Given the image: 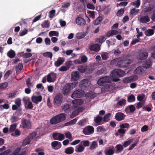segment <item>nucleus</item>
<instances>
[{
  "label": "nucleus",
  "instance_id": "f257e3e1",
  "mask_svg": "<svg viewBox=\"0 0 155 155\" xmlns=\"http://www.w3.org/2000/svg\"><path fill=\"white\" fill-rule=\"evenodd\" d=\"M66 118V114L62 113L50 119V123L52 125L56 124L64 120Z\"/></svg>",
  "mask_w": 155,
  "mask_h": 155
},
{
  "label": "nucleus",
  "instance_id": "f03ea898",
  "mask_svg": "<svg viewBox=\"0 0 155 155\" xmlns=\"http://www.w3.org/2000/svg\"><path fill=\"white\" fill-rule=\"evenodd\" d=\"M132 62V61L130 59L124 58L121 60V59L120 58L118 67L122 68H127L129 66Z\"/></svg>",
  "mask_w": 155,
  "mask_h": 155
},
{
  "label": "nucleus",
  "instance_id": "7ed1b4c3",
  "mask_svg": "<svg viewBox=\"0 0 155 155\" xmlns=\"http://www.w3.org/2000/svg\"><path fill=\"white\" fill-rule=\"evenodd\" d=\"M37 135L36 132H33L30 134L23 141L22 145L23 146H25L27 144L30 143V142L32 139L35 138Z\"/></svg>",
  "mask_w": 155,
  "mask_h": 155
},
{
  "label": "nucleus",
  "instance_id": "20e7f679",
  "mask_svg": "<svg viewBox=\"0 0 155 155\" xmlns=\"http://www.w3.org/2000/svg\"><path fill=\"white\" fill-rule=\"evenodd\" d=\"M111 74L112 77H121L125 75V72L121 69H117L113 70L111 72Z\"/></svg>",
  "mask_w": 155,
  "mask_h": 155
},
{
  "label": "nucleus",
  "instance_id": "39448f33",
  "mask_svg": "<svg viewBox=\"0 0 155 155\" xmlns=\"http://www.w3.org/2000/svg\"><path fill=\"white\" fill-rule=\"evenodd\" d=\"M63 101V96L60 93L56 95L54 98V105L56 106L61 105Z\"/></svg>",
  "mask_w": 155,
  "mask_h": 155
},
{
  "label": "nucleus",
  "instance_id": "423d86ee",
  "mask_svg": "<svg viewBox=\"0 0 155 155\" xmlns=\"http://www.w3.org/2000/svg\"><path fill=\"white\" fill-rule=\"evenodd\" d=\"M84 91L82 89H78L74 91L71 95V97L74 99L80 98L83 97L84 95Z\"/></svg>",
  "mask_w": 155,
  "mask_h": 155
},
{
  "label": "nucleus",
  "instance_id": "0eeeda50",
  "mask_svg": "<svg viewBox=\"0 0 155 155\" xmlns=\"http://www.w3.org/2000/svg\"><path fill=\"white\" fill-rule=\"evenodd\" d=\"M82 132L85 135H91L94 133V128L92 126H88L83 129Z\"/></svg>",
  "mask_w": 155,
  "mask_h": 155
},
{
  "label": "nucleus",
  "instance_id": "6e6552de",
  "mask_svg": "<svg viewBox=\"0 0 155 155\" xmlns=\"http://www.w3.org/2000/svg\"><path fill=\"white\" fill-rule=\"evenodd\" d=\"M21 126L24 128L29 129L31 128V124L29 120L22 118L21 121Z\"/></svg>",
  "mask_w": 155,
  "mask_h": 155
},
{
  "label": "nucleus",
  "instance_id": "1a4fd4ad",
  "mask_svg": "<svg viewBox=\"0 0 155 155\" xmlns=\"http://www.w3.org/2000/svg\"><path fill=\"white\" fill-rule=\"evenodd\" d=\"M89 81L87 79H85L81 80L79 83V87L81 88L84 89L89 86Z\"/></svg>",
  "mask_w": 155,
  "mask_h": 155
},
{
  "label": "nucleus",
  "instance_id": "9d476101",
  "mask_svg": "<svg viewBox=\"0 0 155 155\" xmlns=\"http://www.w3.org/2000/svg\"><path fill=\"white\" fill-rule=\"evenodd\" d=\"M126 115L124 113L119 112L116 113L115 118L117 121H119L124 120L126 117Z\"/></svg>",
  "mask_w": 155,
  "mask_h": 155
},
{
  "label": "nucleus",
  "instance_id": "9b49d317",
  "mask_svg": "<svg viewBox=\"0 0 155 155\" xmlns=\"http://www.w3.org/2000/svg\"><path fill=\"white\" fill-rule=\"evenodd\" d=\"M71 86L69 84H66L63 88L62 92L64 95L69 93L71 90Z\"/></svg>",
  "mask_w": 155,
  "mask_h": 155
},
{
  "label": "nucleus",
  "instance_id": "f8f14e48",
  "mask_svg": "<svg viewBox=\"0 0 155 155\" xmlns=\"http://www.w3.org/2000/svg\"><path fill=\"white\" fill-rule=\"evenodd\" d=\"M89 49L95 52H98L100 49V46L98 44H93L89 46Z\"/></svg>",
  "mask_w": 155,
  "mask_h": 155
},
{
  "label": "nucleus",
  "instance_id": "ddd939ff",
  "mask_svg": "<svg viewBox=\"0 0 155 155\" xmlns=\"http://www.w3.org/2000/svg\"><path fill=\"white\" fill-rule=\"evenodd\" d=\"M79 73L77 71H74L71 74V80L72 81H76L79 79Z\"/></svg>",
  "mask_w": 155,
  "mask_h": 155
},
{
  "label": "nucleus",
  "instance_id": "4468645a",
  "mask_svg": "<svg viewBox=\"0 0 155 155\" xmlns=\"http://www.w3.org/2000/svg\"><path fill=\"white\" fill-rule=\"evenodd\" d=\"M42 99V97L41 95L38 96H33L31 97L32 101L36 104L41 102Z\"/></svg>",
  "mask_w": 155,
  "mask_h": 155
},
{
  "label": "nucleus",
  "instance_id": "2eb2a0df",
  "mask_svg": "<svg viewBox=\"0 0 155 155\" xmlns=\"http://www.w3.org/2000/svg\"><path fill=\"white\" fill-rule=\"evenodd\" d=\"M75 21L76 24L79 25H85L86 21L85 20L81 17H78L76 18Z\"/></svg>",
  "mask_w": 155,
  "mask_h": 155
},
{
  "label": "nucleus",
  "instance_id": "dca6fc26",
  "mask_svg": "<svg viewBox=\"0 0 155 155\" xmlns=\"http://www.w3.org/2000/svg\"><path fill=\"white\" fill-rule=\"evenodd\" d=\"M73 104V107H77L78 106L81 105L83 103V101L81 99H75L72 102Z\"/></svg>",
  "mask_w": 155,
  "mask_h": 155
},
{
  "label": "nucleus",
  "instance_id": "f3484780",
  "mask_svg": "<svg viewBox=\"0 0 155 155\" xmlns=\"http://www.w3.org/2000/svg\"><path fill=\"white\" fill-rule=\"evenodd\" d=\"M139 21L142 23H146L150 21V18L148 15H146L141 17Z\"/></svg>",
  "mask_w": 155,
  "mask_h": 155
},
{
  "label": "nucleus",
  "instance_id": "a211bd4d",
  "mask_svg": "<svg viewBox=\"0 0 155 155\" xmlns=\"http://www.w3.org/2000/svg\"><path fill=\"white\" fill-rule=\"evenodd\" d=\"M148 56V53L146 52H141L137 56L138 59L143 60L147 58Z\"/></svg>",
  "mask_w": 155,
  "mask_h": 155
},
{
  "label": "nucleus",
  "instance_id": "6ab92c4d",
  "mask_svg": "<svg viewBox=\"0 0 155 155\" xmlns=\"http://www.w3.org/2000/svg\"><path fill=\"white\" fill-rule=\"evenodd\" d=\"M109 149L105 152L106 155H113L114 153L115 148L113 146H110L108 147Z\"/></svg>",
  "mask_w": 155,
  "mask_h": 155
},
{
  "label": "nucleus",
  "instance_id": "aec40b11",
  "mask_svg": "<svg viewBox=\"0 0 155 155\" xmlns=\"http://www.w3.org/2000/svg\"><path fill=\"white\" fill-rule=\"evenodd\" d=\"M51 145L55 150H58L60 148L61 146V143L57 141H54L51 143Z\"/></svg>",
  "mask_w": 155,
  "mask_h": 155
},
{
  "label": "nucleus",
  "instance_id": "412c9836",
  "mask_svg": "<svg viewBox=\"0 0 155 155\" xmlns=\"http://www.w3.org/2000/svg\"><path fill=\"white\" fill-rule=\"evenodd\" d=\"M65 61L64 58H59L57 61L54 63V65L56 67H58L62 64Z\"/></svg>",
  "mask_w": 155,
  "mask_h": 155
},
{
  "label": "nucleus",
  "instance_id": "4be33fe9",
  "mask_svg": "<svg viewBox=\"0 0 155 155\" xmlns=\"http://www.w3.org/2000/svg\"><path fill=\"white\" fill-rule=\"evenodd\" d=\"M144 68L143 66H141L137 67L134 71V74H140L143 71Z\"/></svg>",
  "mask_w": 155,
  "mask_h": 155
},
{
  "label": "nucleus",
  "instance_id": "5701e85b",
  "mask_svg": "<svg viewBox=\"0 0 155 155\" xmlns=\"http://www.w3.org/2000/svg\"><path fill=\"white\" fill-rule=\"evenodd\" d=\"M145 64V65L143 66L144 68L147 69L150 68L152 65L151 59L150 58H148L146 61Z\"/></svg>",
  "mask_w": 155,
  "mask_h": 155
},
{
  "label": "nucleus",
  "instance_id": "b1692460",
  "mask_svg": "<svg viewBox=\"0 0 155 155\" xmlns=\"http://www.w3.org/2000/svg\"><path fill=\"white\" fill-rule=\"evenodd\" d=\"M133 80V77L130 76L124 78L122 82L124 84H128L132 82Z\"/></svg>",
  "mask_w": 155,
  "mask_h": 155
},
{
  "label": "nucleus",
  "instance_id": "393cba45",
  "mask_svg": "<svg viewBox=\"0 0 155 155\" xmlns=\"http://www.w3.org/2000/svg\"><path fill=\"white\" fill-rule=\"evenodd\" d=\"M102 120V117L99 115H97L95 117L94 121L97 125H100L101 122Z\"/></svg>",
  "mask_w": 155,
  "mask_h": 155
},
{
  "label": "nucleus",
  "instance_id": "a878e982",
  "mask_svg": "<svg viewBox=\"0 0 155 155\" xmlns=\"http://www.w3.org/2000/svg\"><path fill=\"white\" fill-rule=\"evenodd\" d=\"M75 151L78 152H83L84 149V147L82 145L79 144L75 147Z\"/></svg>",
  "mask_w": 155,
  "mask_h": 155
},
{
  "label": "nucleus",
  "instance_id": "bb28decb",
  "mask_svg": "<svg viewBox=\"0 0 155 155\" xmlns=\"http://www.w3.org/2000/svg\"><path fill=\"white\" fill-rule=\"evenodd\" d=\"M74 152V148L72 147H69L66 148L64 150V153L67 154H71Z\"/></svg>",
  "mask_w": 155,
  "mask_h": 155
},
{
  "label": "nucleus",
  "instance_id": "cd10ccee",
  "mask_svg": "<svg viewBox=\"0 0 155 155\" xmlns=\"http://www.w3.org/2000/svg\"><path fill=\"white\" fill-rule=\"evenodd\" d=\"M87 69V66L85 65H80L78 66V71L82 73L85 72Z\"/></svg>",
  "mask_w": 155,
  "mask_h": 155
},
{
  "label": "nucleus",
  "instance_id": "c85d7f7f",
  "mask_svg": "<svg viewBox=\"0 0 155 155\" xmlns=\"http://www.w3.org/2000/svg\"><path fill=\"white\" fill-rule=\"evenodd\" d=\"M102 78L105 84L108 83H110L112 81V78L111 77L105 76Z\"/></svg>",
  "mask_w": 155,
  "mask_h": 155
},
{
  "label": "nucleus",
  "instance_id": "c756f323",
  "mask_svg": "<svg viewBox=\"0 0 155 155\" xmlns=\"http://www.w3.org/2000/svg\"><path fill=\"white\" fill-rule=\"evenodd\" d=\"M21 149L20 148L16 149L15 151L13 152L12 155H25L26 153L25 151H22V152L19 153V152L20 151Z\"/></svg>",
  "mask_w": 155,
  "mask_h": 155
},
{
  "label": "nucleus",
  "instance_id": "7c9ffc66",
  "mask_svg": "<svg viewBox=\"0 0 155 155\" xmlns=\"http://www.w3.org/2000/svg\"><path fill=\"white\" fill-rule=\"evenodd\" d=\"M120 58H117L113 60L110 61V64L112 65H115L118 67L120 61Z\"/></svg>",
  "mask_w": 155,
  "mask_h": 155
},
{
  "label": "nucleus",
  "instance_id": "2f4dec72",
  "mask_svg": "<svg viewBox=\"0 0 155 155\" xmlns=\"http://www.w3.org/2000/svg\"><path fill=\"white\" fill-rule=\"evenodd\" d=\"M85 96L87 99L90 98L91 99L94 98L96 96L95 94L91 91L85 94Z\"/></svg>",
  "mask_w": 155,
  "mask_h": 155
},
{
  "label": "nucleus",
  "instance_id": "473e14b6",
  "mask_svg": "<svg viewBox=\"0 0 155 155\" xmlns=\"http://www.w3.org/2000/svg\"><path fill=\"white\" fill-rule=\"evenodd\" d=\"M154 33V31L153 29H148L145 32V35L147 36H150L153 35Z\"/></svg>",
  "mask_w": 155,
  "mask_h": 155
},
{
  "label": "nucleus",
  "instance_id": "72a5a7b5",
  "mask_svg": "<svg viewBox=\"0 0 155 155\" xmlns=\"http://www.w3.org/2000/svg\"><path fill=\"white\" fill-rule=\"evenodd\" d=\"M103 20V18L101 16H99L93 21V24L95 25L99 24Z\"/></svg>",
  "mask_w": 155,
  "mask_h": 155
},
{
  "label": "nucleus",
  "instance_id": "f704fd0d",
  "mask_svg": "<svg viewBox=\"0 0 155 155\" xmlns=\"http://www.w3.org/2000/svg\"><path fill=\"white\" fill-rule=\"evenodd\" d=\"M7 55L10 58H14L15 55V53L14 51L11 50L7 53Z\"/></svg>",
  "mask_w": 155,
  "mask_h": 155
},
{
  "label": "nucleus",
  "instance_id": "c9c22d12",
  "mask_svg": "<svg viewBox=\"0 0 155 155\" xmlns=\"http://www.w3.org/2000/svg\"><path fill=\"white\" fill-rule=\"evenodd\" d=\"M23 68V64L21 63H19L18 65L16 66L15 68V70L16 72H19Z\"/></svg>",
  "mask_w": 155,
  "mask_h": 155
},
{
  "label": "nucleus",
  "instance_id": "e433bc0d",
  "mask_svg": "<svg viewBox=\"0 0 155 155\" xmlns=\"http://www.w3.org/2000/svg\"><path fill=\"white\" fill-rule=\"evenodd\" d=\"M135 98L134 96L132 94L128 96L127 101L128 102H132L135 101Z\"/></svg>",
  "mask_w": 155,
  "mask_h": 155
},
{
  "label": "nucleus",
  "instance_id": "4c0bfd02",
  "mask_svg": "<svg viewBox=\"0 0 155 155\" xmlns=\"http://www.w3.org/2000/svg\"><path fill=\"white\" fill-rule=\"evenodd\" d=\"M145 97V95L143 94H138L137 97V100L140 102L145 101H143V99Z\"/></svg>",
  "mask_w": 155,
  "mask_h": 155
},
{
  "label": "nucleus",
  "instance_id": "58836bf2",
  "mask_svg": "<svg viewBox=\"0 0 155 155\" xmlns=\"http://www.w3.org/2000/svg\"><path fill=\"white\" fill-rule=\"evenodd\" d=\"M110 113H108L105 114L104 117L103 121L105 122H108L110 120Z\"/></svg>",
  "mask_w": 155,
  "mask_h": 155
},
{
  "label": "nucleus",
  "instance_id": "ea45409f",
  "mask_svg": "<svg viewBox=\"0 0 155 155\" xmlns=\"http://www.w3.org/2000/svg\"><path fill=\"white\" fill-rule=\"evenodd\" d=\"M105 37L104 36H101L99 38H97L96 39V41L99 43H102L105 41Z\"/></svg>",
  "mask_w": 155,
  "mask_h": 155
},
{
  "label": "nucleus",
  "instance_id": "a19ab883",
  "mask_svg": "<svg viewBox=\"0 0 155 155\" xmlns=\"http://www.w3.org/2000/svg\"><path fill=\"white\" fill-rule=\"evenodd\" d=\"M101 56L103 60H106L108 57L109 54L106 52H103L101 54Z\"/></svg>",
  "mask_w": 155,
  "mask_h": 155
},
{
  "label": "nucleus",
  "instance_id": "79ce46f5",
  "mask_svg": "<svg viewBox=\"0 0 155 155\" xmlns=\"http://www.w3.org/2000/svg\"><path fill=\"white\" fill-rule=\"evenodd\" d=\"M85 35V34L84 32H81L77 33L76 34V37L77 39H80L83 38Z\"/></svg>",
  "mask_w": 155,
  "mask_h": 155
},
{
  "label": "nucleus",
  "instance_id": "37998d69",
  "mask_svg": "<svg viewBox=\"0 0 155 155\" xmlns=\"http://www.w3.org/2000/svg\"><path fill=\"white\" fill-rule=\"evenodd\" d=\"M110 90V85H107L102 87L101 88V91L102 92H108Z\"/></svg>",
  "mask_w": 155,
  "mask_h": 155
},
{
  "label": "nucleus",
  "instance_id": "c03bdc74",
  "mask_svg": "<svg viewBox=\"0 0 155 155\" xmlns=\"http://www.w3.org/2000/svg\"><path fill=\"white\" fill-rule=\"evenodd\" d=\"M49 35L50 36H56L58 37L59 34L58 32L57 31H51L49 32Z\"/></svg>",
  "mask_w": 155,
  "mask_h": 155
},
{
  "label": "nucleus",
  "instance_id": "a18cd8bd",
  "mask_svg": "<svg viewBox=\"0 0 155 155\" xmlns=\"http://www.w3.org/2000/svg\"><path fill=\"white\" fill-rule=\"evenodd\" d=\"M106 72V68L104 67L101 68V69L97 71V74L98 75L105 73Z\"/></svg>",
  "mask_w": 155,
  "mask_h": 155
},
{
  "label": "nucleus",
  "instance_id": "49530a36",
  "mask_svg": "<svg viewBox=\"0 0 155 155\" xmlns=\"http://www.w3.org/2000/svg\"><path fill=\"white\" fill-rule=\"evenodd\" d=\"M43 28H49L50 27V23L48 21H45L41 25Z\"/></svg>",
  "mask_w": 155,
  "mask_h": 155
},
{
  "label": "nucleus",
  "instance_id": "de8ad7c7",
  "mask_svg": "<svg viewBox=\"0 0 155 155\" xmlns=\"http://www.w3.org/2000/svg\"><path fill=\"white\" fill-rule=\"evenodd\" d=\"M126 103V101L124 99H123L122 100H120L117 103V104L119 106H124Z\"/></svg>",
  "mask_w": 155,
  "mask_h": 155
},
{
  "label": "nucleus",
  "instance_id": "09e8293b",
  "mask_svg": "<svg viewBox=\"0 0 155 155\" xmlns=\"http://www.w3.org/2000/svg\"><path fill=\"white\" fill-rule=\"evenodd\" d=\"M16 127L17 125L15 124H14L11 125L10 126L9 129V132L10 133L13 132L15 130V129L16 128Z\"/></svg>",
  "mask_w": 155,
  "mask_h": 155
},
{
  "label": "nucleus",
  "instance_id": "8fccbe9b",
  "mask_svg": "<svg viewBox=\"0 0 155 155\" xmlns=\"http://www.w3.org/2000/svg\"><path fill=\"white\" fill-rule=\"evenodd\" d=\"M116 148L117 151L120 152H121L124 149L122 146L120 144H117L116 146Z\"/></svg>",
  "mask_w": 155,
  "mask_h": 155
},
{
  "label": "nucleus",
  "instance_id": "3c124183",
  "mask_svg": "<svg viewBox=\"0 0 155 155\" xmlns=\"http://www.w3.org/2000/svg\"><path fill=\"white\" fill-rule=\"evenodd\" d=\"M97 147V144L96 142L94 141L92 142L91 145L90 146V149L91 150L94 149Z\"/></svg>",
  "mask_w": 155,
  "mask_h": 155
},
{
  "label": "nucleus",
  "instance_id": "603ef678",
  "mask_svg": "<svg viewBox=\"0 0 155 155\" xmlns=\"http://www.w3.org/2000/svg\"><path fill=\"white\" fill-rule=\"evenodd\" d=\"M130 126L129 124L126 123L120 125V127L121 128H127L128 129L130 127Z\"/></svg>",
  "mask_w": 155,
  "mask_h": 155
},
{
  "label": "nucleus",
  "instance_id": "864d4df0",
  "mask_svg": "<svg viewBox=\"0 0 155 155\" xmlns=\"http://www.w3.org/2000/svg\"><path fill=\"white\" fill-rule=\"evenodd\" d=\"M43 55L46 57L51 58L52 57V54L50 52H45L43 54Z\"/></svg>",
  "mask_w": 155,
  "mask_h": 155
},
{
  "label": "nucleus",
  "instance_id": "5fc2aeb1",
  "mask_svg": "<svg viewBox=\"0 0 155 155\" xmlns=\"http://www.w3.org/2000/svg\"><path fill=\"white\" fill-rule=\"evenodd\" d=\"M133 141L132 139H130L127 141H125L124 144L123 146L124 147H126L129 145L131 143V142Z\"/></svg>",
  "mask_w": 155,
  "mask_h": 155
},
{
  "label": "nucleus",
  "instance_id": "6e6d98bb",
  "mask_svg": "<svg viewBox=\"0 0 155 155\" xmlns=\"http://www.w3.org/2000/svg\"><path fill=\"white\" fill-rule=\"evenodd\" d=\"M78 125L80 127H83L86 125V120L85 119H82L80 120L78 122Z\"/></svg>",
  "mask_w": 155,
  "mask_h": 155
},
{
  "label": "nucleus",
  "instance_id": "4d7b16f0",
  "mask_svg": "<svg viewBox=\"0 0 155 155\" xmlns=\"http://www.w3.org/2000/svg\"><path fill=\"white\" fill-rule=\"evenodd\" d=\"M97 83L100 86H102L105 85V84L104 82V80L102 77L98 80Z\"/></svg>",
  "mask_w": 155,
  "mask_h": 155
},
{
  "label": "nucleus",
  "instance_id": "13d9d810",
  "mask_svg": "<svg viewBox=\"0 0 155 155\" xmlns=\"http://www.w3.org/2000/svg\"><path fill=\"white\" fill-rule=\"evenodd\" d=\"M55 10L54 9H53L50 11L49 15V17L51 18H53L55 15Z\"/></svg>",
  "mask_w": 155,
  "mask_h": 155
},
{
  "label": "nucleus",
  "instance_id": "bf43d9fd",
  "mask_svg": "<svg viewBox=\"0 0 155 155\" xmlns=\"http://www.w3.org/2000/svg\"><path fill=\"white\" fill-rule=\"evenodd\" d=\"M94 12H95L94 11H89L87 12V13L88 14L89 16L90 17L94 19L95 18Z\"/></svg>",
  "mask_w": 155,
  "mask_h": 155
},
{
  "label": "nucleus",
  "instance_id": "052dcab7",
  "mask_svg": "<svg viewBox=\"0 0 155 155\" xmlns=\"http://www.w3.org/2000/svg\"><path fill=\"white\" fill-rule=\"evenodd\" d=\"M50 73L51 75L52 80L54 82L56 80L57 78V74L56 73H54L53 72H50Z\"/></svg>",
  "mask_w": 155,
  "mask_h": 155
},
{
  "label": "nucleus",
  "instance_id": "680f3d73",
  "mask_svg": "<svg viewBox=\"0 0 155 155\" xmlns=\"http://www.w3.org/2000/svg\"><path fill=\"white\" fill-rule=\"evenodd\" d=\"M80 111L79 110H78V111L77 110H75L73 111L71 114V115L70 117L71 118H73L74 117L77 116L78 114V112Z\"/></svg>",
  "mask_w": 155,
  "mask_h": 155
},
{
  "label": "nucleus",
  "instance_id": "e2e57ef3",
  "mask_svg": "<svg viewBox=\"0 0 155 155\" xmlns=\"http://www.w3.org/2000/svg\"><path fill=\"white\" fill-rule=\"evenodd\" d=\"M28 31V30L27 29H25L23 31H21L19 32V35L20 36H23L26 34Z\"/></svg>",
  "mask_w": 155,
  "mask_h": 155
},
{
  "label": "nucleus",
  "instance_id": "0e129e2a",
  "mask_svg": "<svg viewBox=\"0 0 155 155\" xmlns=\"http://www.w3.org/2000/svg\"><path fill=\"white\" fill-rule=\"evenodd\" d=\"M124 11L123 9L121 8L118 10L117 13V15L118 17L121 16L124 14Z\"/></svg>",
  "mask_w": 155,
  "mask_h": 155
},
{
  "label": "nucleus",
  "instance_id": "69168bd1",
  "mask_svg": "<svg viewBox=\"0 0 155 155\" xmlns=\"http://www.w3.org/2000/svg\"><path fill=\"white\" fill-rule=\"evenodd\" d=\"M149 129L148 126L146 125L143 126L141 128V131L142 132L147 131Z\"/></svg>",
  "mask_w": 155,
  "mask_h": 155
},
{
  "label": "nucleus",
  "instance_id": "338daca9",
  "mask_svg": "<svg viewBox=\"0 0 155 155\" xmlns=\"http://www.w3.org/2000/svg\"><path fill=\"white\" fill-rule=\"evenodd\" d=\"M8 86V83L5 82L0 84V88L1 89H3L6 88Z\"/></svg>",
  "mask_w": 155,
  "mask_h": 155
},
{
  "label": "nucleus",
  "instance_id": "774afa93",
  "mask_svg": "<svg viewBox=\"0 0 155 155\" xmlns=\"http://www.w3.org/2000/svg\"><path fill=\"white\" fill-rule=\"evenodd\" d=\"M87 7L88 8L92 10H94L95 8L94 5L89 3H88L87 4Z\"/></svg>",
  "mask_w": 155,
  "mask_h": 155
}]
</instances>
